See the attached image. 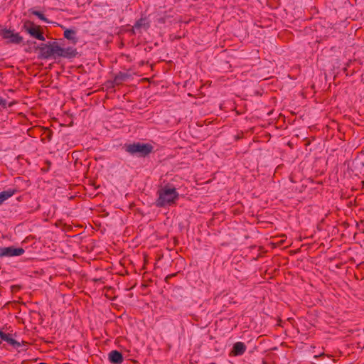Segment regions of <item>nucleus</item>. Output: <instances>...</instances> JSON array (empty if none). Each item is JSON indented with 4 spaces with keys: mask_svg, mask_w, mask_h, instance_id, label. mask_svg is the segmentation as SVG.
<instances>
[{
    "mask_svg": "<svg viewBox=\"0 0 364 364\" xmlns=\"http://www.w3.org/2000/svg\"><path fill=\"white\" fill-rule=\"evenodd\" d=\"M158 198L154 204L158 208H166L176 203L179 198L176 188L171 184L160 186L157 190Z\"/></svg>",
    "mask_w": 364,
    "mask_h": 364,
    "instance_id": "1",
    "label": "nucleus"
},
{
    "mask_svg": "<svg viewBox=\"0 0 364 364\" xmlns=\"http://www.w3.org/2000/svg\"><path fill=\"white\" fill-rule=\"evenodd\" d=\"M36 50L39 51L38 58H56L58 52V43L56 41H50L47 43H41L36 48Z\"/></svg>",
    "mask_w": 364,
    "mask_h": 364,
    "instance_id": "2",
    "label": "nucleus"
},
{
    "mask_svg": "<svg viewBox=\"0 0 364 364\" xmlns=\"http://www.w3.org/2000/svg\"><path fill=\"white\" fill-rule=\"evenodd\" d=\"M124 149L131 155L144 157L151 152L153 146L149 144L134 143L125 144Z\"/></svg>",
    "mask_w": 364,
    "mask_h": 364,
    "instance_id": "3",
    "label": "nucleus"
},
{
    "mask_svg": "<svg viewBox=\"0 0 364 364\" xmlns=\"http://www.w3.org/2000/svg\"><path fill=\"white\" fill-rule=\"evenodd\" d=\"M0 36L2 38L6 40L8 43L19 44L23 40V38L18 33H14V31L9 29L1 30Z\"/></svg>",
    "mask_w": 364,
    "mask_h": 364,
    "instance_id": "4",
    "label": "nucleus"
},
{
    "mask_svg": "<svg viewBox=\"0 0 364 364\" xmlns=\"http://www.w3.org/2000/svg\"><path fill=\"white\" fill-rule=\"evenodd\" d=\"M25 252L22 247H15L14 246L0 247V257H10L14 256H20Z\"/></svg>",
    "mask_w": 364,
    "mask_h": 364,
    "instance_id": "5",
    "label": "nucleus"
},
{
    "mask_svg": "<svg viewBox=\"0 0 364 364\" xmlns=\"http://www.w3.org/2000/svg\"><path fill=\"white\" fill-rule=\"evenodd\" d=\"M25 30L33 37L40 40L45 41V38L43 33L38 30V27L36 26L33 23L27 21L24 24Z\"/></svg>",
    "mask_w": 364,
    "mask_h": 364,
    "instance_id": "6",
    "label": "nucleus"
},
{
    "mask_svg": "<svg viewBox=\"0 0 364 364\" xmlns=\"http://www.w3.org/2000/svg\"><path fill=\"white\" fill-rule=\"evenodd\" d=\"M0 338L2 341L6 342L8 344L14 348H18L23 345H25L24 341H18L12 337L11 333H6L3 331L0 330Z\"/></svg>",
    "mask_w": 364,
    "mask_h": 364,
    "instance_id": "7",
    "label": "nucleus"
},
{
    "mask_svg": "<svg viewBox=\"0 0 364 364\" xmlns=\"http://www.w3.org/2000/svg\"><path fill=\"white\" fill-rule=\"evenodd\" d=\"M77 52L75 48L73 47H68L65 48H61L58 45V57H63L65 58H73L76 56Z\"/></svg>",
    "mask_w": 364,
    "mask_h": 364,
    "instance_id": "8",
    "label": "nucleus"
},
{
    "mask_svg": "<svg viewBox=\"0 0 364 364\" xmlns=\"http://www.w3.org/2000/svg\"><path fill=\"white\" fill-rule=\"evenodd\" d=\"M109 360L112 364H121L123 362L122 354L117 350H112L109 353Z\"/></svg>",
    "mask_w": 364,
    "mask_h": 364,
    "instance_id": "9",
    "label": "nucleus"
},
{
    "mask_svg": "<svg viewBox=\"0 0 364 364\" xmlns=\"http://www.w3.org/2000/svg\"><path fill=\"white\" fill-rule=\"evenodd\" d=\"M246 350V346L242 342H237L234 344L232 353L234 355H241Z\"/></svg>",
    "mask_w": 364,
    "mask_h": 364,
    "instance_id": "10",
    "label": "nucleus"
},
{
    "mask_svg": "<svg viewBox=\"0 0 364 364\" xmlns=\"http://www.w3.org/2000/svg\"><path fill=\"white\" fill-rule=\"evenodd\" d=\"M15 193L14 189H8L0 193V205L4 203V201L11 198Z\"/></svg>",
    "mask_w": 364,
    "mask_h": 364,
    "instance_id": "11",
    "label": "nucleus"
},
{
    "mask_svg": "<svg viewBox=\"0 0 364 364\" xmlns=\"http://www.w3.org/2000/svg\"><path fill=\"white\" fill-rule=\"evenodd\" d=\"M149 27V24L146 21V20L144 18H140L135 23L133 28L135 31H139L141 28L147 30Z\"/></svg>",
    "mask_w": 364,
    "mask_h": 364,
    "instance_id": "12",
    "label": "nucleus"
},
{
    "mask_svg": "<svg viewBox=\"0 0 364 364\" xmlns=\"http://www.w3.org/2000/svg\"><path fill=\"white\" fill-rule=\"evenodd\" d=\"M130 76H131L130 74H129L127 73L120 72L116 75V76L114 77V82L117 84H120V83L127 80L130 77Z\"/></svg>",
    "mask_w": 364,
    "mask_h": 364,
    "instance_id": "13",
    "label": "nucleus"
},
{
    "mask_svg": "<svg viewBox=\"0 0 364 364\" xmlns=\"http://www.w3.org/2000/svg\"><path fill=\"white\" fill-rule=\"evenodd\" d=\"M64 37L66 39L70 40V41H71L73 43H76L77 42L76 32L74 30L66 29L64 31Z\"/></svg>",
    "mask_w": 364,
    "mask_h": 364,
    "instance_id": "14",
    "label": "nucleus"
},
{
    "mask_svg": "<svg viewBox=\"0 0 364 364\" xmlns=\"http://www.w3.org/2000/svg\"><path fill=\"white\" fill-rule=\"evenodd\" d=\"M32 14L36 16H38L40 19L44 21H47V18L44 16V15L41 13L40 11H32Z\"/></svg>",
    "mask_w": 364,
    "mask_h": 364,
    "instance_id": "15",
    "label": "nucleus"
},
{
    "mask_svg": "<svg viewBox=\"0 0 364 364\" xmlns=\"http://www.w3.org/2000/svg\"><path fill=\"white\" fill-rule=\"evenodd\" d=\"M6 104H7L6 100L0 97V107H2L4 108L6 107Z\"/></svg>",
    "mask_w": 364,
    "mask_h": 364,
    "instance_id": "16",
    "label": "nucleus"
}]
</instances>
